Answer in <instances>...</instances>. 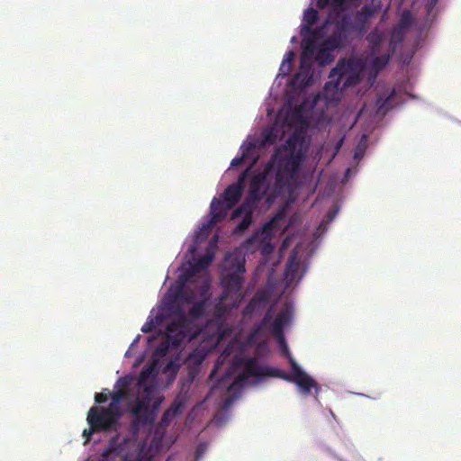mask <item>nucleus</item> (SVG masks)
<instances>
[{"instance_id": "obj_1", "label": "nucleus", "mask_w": 461, "mask_h": 461, "mask_svg": "<svg viewBox=\"0 0 461 461\" xmlns=\"http://www.w3.org/2000/svg\"><path fill=\"white\" fill-rule=\"evenodd\" d=\"M299 138L290 136L266 164L262 172L255 175L249 183L245 206L258 204L266 197L272 203L278 197L290 195L297 185L299 173L305 158Z\"/></svg>"}, {"instance_id": "obj_2", "label": "nucleus", "mask_w": 461, "mask_h": 461, "mask_svg": "<svg viewBox=\"0 0 461 461\" xmlns=\"http://www.w3.org/2000/svg\"><path fill=\"white\" fill-rule=\"evenodd\" d=\"M289 362L291 373L288 374L280 369L261 366L255 358H238L235 364L242 366L243 371L236 377L233 384L243 385L249 377L274 376L294 383L303 395L310 394L312 389H314L316 395H318L321 391V386L318 383L305 373L293 357H290Z\"/></svg>"}, {"instance_id": "obj_3", "label": "nucleus", "mask_w": 461, "mask_h": 461, "mask_svg": "<svg viewBox=\"0 0 461 461\" xmlns=\"http://www.w3.org/2000/svg\"><path fill=\"white\" fill-rule=\"evenodd\" d=\"M152 372V366H146L141 369L139 375L138 394L131 410L134 417V427L152 424L162 402V398L156 395L155 387L145 384Z\"/></svg>"}, {"instance_id": "obj_4", "label": "nucleus", "mask_w": 461, "mask_h": 461, "mask_svg": "<svg viewBox=\"0 0 461 461\" xmlns=\"http://www.w3.org/2000/svg\"><path fill=\"white\" fill-rule=\"evenodd\" d=\"M245 258H232L229 263V270L222 278L223 293L220 296V302L216 305V312H220L228 298L232 301L230 306H237L242 300V285L244 282Z\"/></svg>"}, {"instance_id": "obj_5", "label": "nucleus", "mask_w": 461, "mask_h": 461, "mask_svg": "<svg viewBox=\"0 0 461 461\" xmlns=\"http://www.w3.org/2000/svg\"><path fill=\"white\" fill-rule=\"evenodd\" d=\"M362 66L354 59H339L336 67L330 72V81L325 84L324 90L328 93L331 89L342 93L344 90L355 86L361 81Z\"/></svg>"}, {"instance_id": "obj_6", "label": "nucleus", "mask_w": 461, "mask_h": 461, "mask_svg": "<svg viewBox=\"0 0 461 461\" xmlns=\"http://www.w3.org/2000/svg\"><path fill=\"white\" fill-rule=\"evenodd\" d=\"M248 169L242 172L238 182L230 185L223 193V202L214 197L211 203L210 225L221 221L228 214V212L240 200L244 190V184Z\"/></svg>"}, {"instance_id": "obj_7", "label": "nucleus", "mask_w": 461, "mask_h": 461, "mask_svg": "<svg viewBox=\"0 0 461 461\" xmlns=\"http://www.w3.org/2000/svg\"><path fill=\"white\" fill-rule=\"evenodd\" d=\"M294 314L293 305L289 303H285L280 312L276 314V318L273 319V309L270 307L265 313L262 321L253 329L252 335H260L266 328L268 327L270 332L276 337L280 344L283 345L285 351H287V346L285 344L284 329L292 321Z\"/></svg>"}, {"instance_id": "obj_8", "label": "nucleus", "mask_w": 461, "mask_h": 461, "mask_svg": "<svg viewBox=\"0 0 461 461\" xmlns=\"http://www.w3.org/2000/svg\"><path fill=\"white\" fill-rule=\"evenodd\" d=\"M176 312L177 318L167 327V344L161 345L156 349L158 354H166L168 344L178 347L185 339H192L196 336V332L193 331V321L188 319L180 308Z\"/></svg>"}, {"instance_id": "obj_9", "label": "nucleus", "mask_w": 461, "mask_h": 461, "mask_svg": "<svg viewBox=\"0 0 461 461\" xmlns=\"http://www.w3.org/2000/svg\"><path fill=\"white\" fill-rule=\"evenodd\" d=\"M87 423L89 429L83 431V437L86 438V443L90 440L91 436L96 432L108 431L117 424L114 418L107 414L103 407H92L87 414Z\"/></svg>"}, {"instance_id": "obj_10", "label": "nucleus", "mask_w": 461, "mask_h": 461, "mask_svg": "<svg viewBox=\"0 0 461 461\" xmlns=\"http://www.w3.org/2000/svg\"><path fill=\"white\" fill-rule=\"evenodd\" d=\"M378 12V7L372 5H364L356 14L355 24L353 28L360 33H365L369 26V19H371Z\"/></svg>"}, {"instance_id": "obj_11", "label": "nucleus", "mask_w": 461, "mask_h": 461, "mask_svg": "<svg viewBox=\"0 0 461 461\" xmlns=\"http://www.w3.org/2000/svg\"><path fill=\"white\" fill-rule=\"evenodd\" d=\"M257 207H253V205L245 206L244 203H241L238 208H236L231 213V219H236L240 217L241 214H244L243 219L239 223V225L235 228V233L243 232L247 230L250 224L252 223V216L253 212Z\"/></svg>"}, {"instance_id": "obj_12", "label": "nucleus", "mask_w": 461, "mask_h": 461, "mask_svg": "<svg viewBox=\"0 0 461 461\" xmlns=\"http://www.w3.org/2000/svg\"><path fill=\"white\" fill-rule=\"evenodd\" d=\"M131 377L129 376L120 377L117 380L116 387H118V390L113 393L109 392L110 397L112 398V401L114 402V403L120 405L122 401L128 398L130 394L129 387L131 385Z\"/></svg>"}, {"instance_id": "obj_13", "label": "nucleus", "mask_w": 461, "mask_h": 461, "mask_svg": "<svg viewBox=\"0 0 461 461\" xmlns=\"http://www.w3.org/2000/svg\"><path fill=\"white\" fill-rule=\"evenodd\" d=\"M185 406V400L177 397L170 408H168L162 415L159 425L161 427H167L171 420L179 413L182 412V410Z\"/></svg>"}, {"instance_id": "obj_14", "label": "nucleus", "mask_w": 461, "mask_h": 461, "mask_svg": "<svg viewBox=\"0 0 461 461\" xmlns=\"http://www.w3.org/2000/svg\"><path fill=\"white\" fill-rule=\"evenodd\" d=\"M312 59L301 55L299 72L294 75V81H299L300 78L303 77L302 83L306 84L312 71Z\"/></svg>"}, {"instance_id": "obj_15", "label": "nucleus", "mask_w": 461, "mask_h": 461, "mask_svg": "<svg viewBox=\"0 0 461 461\" xmlns=\"http://www.w3.org/2000/svg\"><path fill=\"white\" fill-rule=\"evenodd\" d=\"M342 45L343 43L340 33L334 32L332 35L326 38L320 47L332 52Z\"/></svg>"}, {"instance_id": "obj_16", "label": "nucleus", "mask_w": 461, "mask_h": 461, "mask_svg": "<svg viewBox=\"0 0 461 461\" xmlns=\"http://www.w3.org/2000/svg\"><path fill=\"white\" fill-rule=\"evenodd\" d=\"M394 94H395V91L392 90L391 94L386 97H384L382 95L378 96V98L376 100L378 114L385 115L386 113L392 108L390 102L393 98Z\"/></svg>"}, {"instance_id": "obj_17", "label": "nucleus", "mask_w": 461, "mask_h": 461, "mask_svg": "<svg viewBox=\"0 0 461 461\" xmlns=\"http://www.w3.org/2000/svg\"><path fill=\"white\" fill-rule=\"evenodd\" d=\"M366 40L369 42L371 53L375 54L378 52L383 41L382 34L377 30H374L367 35Z\"/></svg>"}, {"instance_id": "obj_18", "label": "nucleus", "mask_w": 461, "mask_h": 461, "mask_svg": "<svg viewBox=\"0 0 461 461\" xmlns=\"http://www.w3.org/2000/svg\"><path fill=\"white\" fill-rule=\"evenodd\" d=\"M205 303L206 299H202L194 303V305L189 310V316L192 320H197L204 315Z\"/></svg>"}, {"instance_id": "obj_19", "label": "nucleus", "mask_w": 461, "mask_h": 461, "mask_svg": "<svg viewBox=\"0 0 461 461\" xmlns=\"http://www.w3.org/2000/svg\"><path fill=\"white\" fill-rule=\"evenodd\" d=\"M333 59L334 57L330 51L319 47V50L315 55V60L320 66H326L328 64H330L333 61Z\"/></svg>"}, {"instance_id": "obj_20", "label": "nucleus", "mask_w": 461, "mask_h": 461, "mask_svg": "<svg viewBox=\"0 0 461 461\" xmlns=\"http://www.w3.org/2000/svg\"><path fill=\"white\" fill-rule=\"evenodd\" d=\"M391 59V55L389 53L375 56L371 61V67L376 72L382 70L388 63Z\"/></svg>"}, {"instance_id": "obj_21", "label": "nucleus", "mask_w": 461, "mask_h": 461, "mask_svg": "<svg viewBox=\"0 0 461 461\" xmlns=\"http://www.w3.org/2000/svg\"><path fill=\"white\" fill-rule=\"evenodd\" d=\"M318 20V13L313 8H309L305 11L303 15V22L305 23L304 30L311 31V27L316 23Z\"/></svg>"}, {"instance_id": "obj_22", "label": "nucleus", "mask_w": 461, "mask_h": 461, "mask_svg": "<svg viewBox=\"0 0 461 461\" xmlns=\"http://www.w3.org/2000/svg\"><path fill=\"white\" fill-rule=\"evenodd\" d=\"M299 270V263L295 261V256L290 257L285 268V276L290 280H294Z\"/></svg>"}, {"instance_id": "obj_23", "label": "nucleus", "mask_w": 461, "mask_h": 461, "mask_svg": "<svg viewBox=\"0 0 461 461\" xmlns=\"http://www.w3.org/2000/svg\"><path fill=\"white\" fill-rule=\"evenodd\" d=\"M414 23L413 16L409 10H404L400 17L397 26L408 30Z\"/></svg>"}, {"instance_id": "obj_24", "label": "nucleus", "mask_w": 461, "mask_h": 461, "mask_svg": "<svg viewBox=\"0 0 461 461\" xmlns=\"http://www.w3.org/2000/svg\"><path fill=\"white\" fill-rule=\"evenodd\" d=\"M316 45L313 38L303 41L302 54L303 57H309L312 59L315 52Z\"/></svg>"}, {"instance_id": "obj_25", "label": "nucleus", "mask_w": 461, "mask_h": 461, "mask_svg": "<svg viewBox=\"0 0 461 461\" xmlns=\"http://www.w3.org/2000/svg\"><path fill=\"white\" fill-rule=\"evenodd\" d=\"M407 30L395 26L392 32L391 44H400L404 41Z\"/></svg>"}, {"instance_id": "obj_26", "label": "nucleus", "mask_w": 461, "mask_h": 461, "mask_svg": "<svg viewBox=\"0 0 461 461\" xmlns=\"http://www.w3.org/2000/svg\"><path fill=\"white\" fill-rule=\"evenodd\" d=\"M103 410L109 414L112 418H114V420L118 422L119 419L122 416V411L120 409V405L117 403H114V402H111L109 405L106 408L103 407Z\"/></svg>"}, {"instance_id": "obj_27", "label": "nucleus", "mask_w": 461, "mask_h": 461, "mask_svg": "<svg viewBox=\"0 0 461 461\" xmlns=\"http://www.w3.org/2000/svg\"><path fill=\"white\" fill-rule=\"evenodd\" d=\"M277 138H278V131L276 129L271 128L266 132V134L264 136V143L265 144H274L276 142Z\"/></svg>"}, {"instance_id": "obj_28", "label": "nucleus", "mask_w": 461, "mask_h": 461, "mask_svg": "<svg viewBox=\"0 0 461 461\" xmlns=\"http://www.w3.org/2000/svg\"><path fill=\"white\" fill-rule=\"evenodd\" d=\"M253 145L250 143L243 151L241 157L234 158L231 160L230 166L231 167H237L244 161L245 158L248 157L249 151L251 149Z\"/></svg>"}, {"instance_id": "obj_29", "label": "nucleus", "mask_w": 461, "mask_h": 461, "mask_svg": "<svg viewBox=\"0 0 461 461\" xmlns=\"http://www.w3.org/2000/svg\"><path fill=\"white\" fill-rule=\"evenodd\" d=\"M207 448H208L207 443H200L195 448L194 460L199 461L203 456L205 452L207 451Z\"/></svg>"}, {"instance_id": "obj_30", "label": "nucleus", "mask_w": 461, "mask_h": 461, "mask_svg": "<svg viewBox=\"0 0 461 461\" xmlns=\"http://www.w3.org/2000/svg\"><path fill=\"white\" fill-rule=\"evenodd\" d=\"M212 260V256L206 255V256H203L201 258H199V260L197 261V265L202 268H205V267H209Z\"/></svg>"}, {"instance_id": "obj_31", "label": "nucleus", "mask_w": 461, "mask_h": 461, "mask_svg": "<svg viewBox=\"0 0 461 461\" xmlns=\"http://www.w3.org/2000/svg\"><path fill=\"white\" fill-rule=\"evenodd\" d=\"M110 394L109 393H95V401L96 403L98 404H101V403H104L107 402L108 398H109Z\"/></svg>"}, {"instance_id": "obj_32", "label": "nucleus", "mask_w": 461, "mask_h": 461, "mask_svg": "<svg viewBox=\"0 0 461 461\" xmlns=\"http://www.w3.org/2000/svg\"><path fill=\"white\" fill-rule=\"evenodd\" d=\"M284 218V213L282 212L276 214V216L264 226V230H267L271 228H273L274 223L276 220H282Z\"/></svg>"}, {"instance_id": "obj_33", "label": "nucleus", "mask_w": 461, "mask_h": 461, "mask_svg": "<svg viewBox=\"0 0 461 461\" xmlns=\"http://www.w3.org/2000/svg\"><path fill=\"white\" fill-rule=\"evenodd\" d=\"M192 294L187 293V292H184L182 289L179 290V292L177 293L176 294V298L179 299V300H183V301H185L187 303H191L192 302Z\"/></svg>"}, {"instance_id": "obj_34", "label": "nucleus", "mask_w": 461, "mask_h": 461, "mask_svg": "<svg viewBox=\"0 0 461 461\" xmlns=\"http://www.w3.org/2000/svg\"><path fill=\"white\" fill-rule=\"evenodd\" d=\"M292 68V66L285 61L282 62L280 68H279V74L283 76H286L290 73Z\"/></svg>"}, {"instance_id": "obj_35", "label": "nucleus", "mask_w": 461, "mask_h": 461, "mask_svg": "<svg viewBox=\"0 0 461 461\" xmlns=\"http://www.w3.org/2000/svg\"><path fill=\"white\" fill-rule=\"evenodd\" d=\"M294 56H295L294 52L290 50V51L285 53L283 61H285V62H286V63H288V64H290L292 66V62H293V60L294 59Z\"/></svg>"}, {"instance_id": "obj_36", "label": "nucleus", "mask_w": 461, "mask_h": 461, "mask_svg": "<svg viewBox=\"0 0 461 461\" xmlns=\"http://www.w3.org/2000/svg\"><path fill=\"white\" fill-rule=\"evenodd\" d=\"M153 329V321H147L141 328V331L144 333L150 332Z\"/></svg>"}, {"instance_id": "obj_37", "label": "nucleus", "mask_w": 461, "mask_h": 461, "mask_svg": "<svg viewBox=\"0 0 461 461\" xmlns=\"http://www.w3.org/2000/svg\"><path fill=\"white\" fill-rule=\"evenodd\" d=\"M115 451L116 450L113 447H110L106 448L105 450H104L103 454H102L103 460L106 461L109 458V456H111V454L115 452Z\"/></svg>"}, {"instance_id": "obj_38", "label": "nucleus", "mask_w": 461, "mask_h": 461, "mask_svg": "<svg viewBox=\"0 0 461 461\" xmlns=\"http://www.w3.org/2000/svg\"><path fill=\"white\" fill-rule=\"evenodd\" d=\"M330 1V0H317L316 5L320 9H324L329 5Z\"/></svg>"}, {"instance_id": "obj_39", "label": "nucleus", "mask_w": 461, "mask_h": 461, "mask_svg": "<svg viewBox=\"0 0 461 461\" xmlns=\"http://www.w3.org/2000/svg\"><path fill=\"white\" fill-rule=\"evenodd\" d=\"M346 0H332V5L335 7H342L345 4Z\"/></svg>"}, {"instance_id": "obj_40", "label": "nucleus", "mask_w": 461, "mask_h": 461, "mask_svg": "<svg viewBox=\"0 0 461 461\" xmlns=\"http://www.w3.org/2000/svg\"><path fill=\"white\" fill-rule=\"evenodd\" d=\"M251 304H252V303H249V305L247 306V310H248V311H249V310H251Z\"/></svg>"}, {"instance_id": "obj_41", "label": "nucleus", "mask_w": 461, "mask_h": 461, "mask_svg": "<svg viewBox=\"0 0 461 461\" xmlns=\"http://www.w3.org/2000/svg\"><path fill=\"white\" fill-rule=\"evenodd\" d=\"M328 216H329V218H330V219H331V218L334 216V214H332V213L330 212L328 213Z\"/></svg>"}, {"instance_id": "obj_42", "label": "nucleus", "mask_w": 461, "mask_h": 461, "mask_svg": "<svg viewBox=\"0 0 461 461\" xmlns=\"http://www.w3.org/2000/svg\"><path fill=\"white\" fill-rule=\"evenodd\" d=\"M438 0H432L431 4H435Z\"/></svg>"}]
</instances>
